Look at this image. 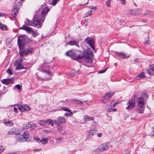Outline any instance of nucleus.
I'll use <instances>...</instances> for the list:
<instances>
[{
    "label": "nucleus",
    "mask_w": 154,
    "mask_h": 154,
    "mask_svg": "<svg viewBox=\"0 0 154 154\" xmlns=\"http://www.w3.org/2000/svg\"><path fill=\"white\" fill-rule=\"evenodd\" d=\"M112 109H113L112 108H110L108 109L107 110V111L108 112H110L111 111H112Z\"/></svg>",
    "instance_id": "bf43d9fd"
},
{
    "label": "nucleus",
    "mask_w": 154,
    "mask_h": 154,
    "mask_svg": "<svg viewBox=\"0 0 154 154\" xmlns=\"http://www.w3.org/2000/svg\"><path fill=\"white\" fill-rule=\"evenodd\" d=\"M29 132L27 131H25L23 132V139L26 141H28L30 140L31 137L29 134Z\"/></svg>",
    "instance_id": "9b49d317"
},
{
    "label": "nucleus",
    "mask_w": 154,
    "mask_h": 154,
    "mask_svg": "<svg viewBox=\"0 0 154 154\" xmlns=\"http://www.w3.org/2000/svg\"><path fill=\"white\" fill-rule=\"evenodd\" d=\"M98 132L97 129H91L88 132L86 137V140H88L91 138L94 135Z\"/></svg>",
    "instance_id": "0eeeda50"
},
{
    "label": "nucleus",
    "mask_w": 154,
    "mask_h": 154,
    "mask_svg": "<svg viewBox=\"0 0 154 154\" xmlns=\"http://www.w3.org/2000/svg\"><path fill=\"white\" fill-rule=\"evenodd\" d=\"M66 55L70 57H72L74 55V53L72 50L69 51L66 53Z\"/></svg>",
    "instance_id": "c756f323"
},
{
    "label": "nucleus",
    "mask_w": 154,
    "mask_h": 154,
    "mask_svg": "<svg viewBox=\"0 0 154 154\" xmlns=\"http://www.w3.org/2000/svg\"><path fill=\"white\" fill-rule=\"evenodd\" d=\"M138 102L139 107H142L144 104V98L143 97H140L138 98Z\"/></svg>",
    "instance_id": "ddd939ff"
},
{
    "label": "nucleus",
    "mask_w": 154,
    "mask_h": 154,
    "mask_svg": "<svg viewBox=\"0 0 154 154\" xmlns=\"http://www.w3.org/2000/svg\"><path fill=\"white\" fill-rule=\"evenodd\" d=\"M14 111H15V112L16 113L17 112H18V111H17V108L15 107H14Z\"/></svg>",
    "instance_id": "680f3d73"
},
{
    "label": "nucleus",
    "mask_w": 154,
    "mask_h": 154,
    "mask_svg": "<svg viewBox=\"0 0 154 154\" xmlns=\"http://www.w3.org/2000/svg\"><path fill=\"white\" fill-rule=\"evenodd\" d=\"M47 123H48L50 125H51L52 126H54V122L51 119H47L46 120Z\"/></svg>",
    "instance_id": "72a5a7b5"
},
{
    "label": "nucleus",
    "mask_w": 154,
    "mask_h": 154,
    "mask_svg": "<svg viewBox=\"0 0 154 154\" xmlns=\"http://www.w3.org/2000/svg\"><path fill=\"white\" fill-rule=\"evenodd\" d=\"M92 10H91L87 12V13L85 14V17H87L91 15Z\"/></svg>",
    "instance_id": "473e14b6"
},
{
    "label": "nucleus",
    "mask_w": 154,
    "mask_h": 154,
    "mask_svg": "<svg viewBox=\"0 0 154 154\" xmlns=\"http://www.w3.org/2000/svg\"><path fill=\"white\" fill-rule=\"evenodd\" d=\"M147 73L149 75H154V64L151 65L149 68L146 70Z\"/></svg>",
    "instance_id": "2eb2a0df"
},
{
    "label": "nucleus",
    "mask_w": 154,
    "mask_h": 154,
    "mask_svg": "<svg viewBox=\"0 0 154 154\" xmlns=\"http://www.w3.org/2000/svg\"><path fill=\"white\" fill-rule=\"evenodd\" d=\"M112 109H112V111L115 112V111H116V109L112 108Z\"/></svg>",
    "instance_id": "774afa93"
},
{
    "label": "nucleus",
    "mask_w": 154,
    "mask_h": 154,
    "mask_svg": "<svg viewBox=\"0 0 154 154\" xmlns=\"http://www.w3.org/2000/svg\"><path fill=\"white\" fill-rule=\"evenodd\" d=\"M18 108L21 112L24 111H28L30 109V107L26 105H20L18 106Z\"/></svg>",
    "instance_id": "1a4fd4ad"
},
{
    "label": "nucleus",
    "mask_w": 154,
    "mask_h": 154,
    "mask_svg": "<svg viewBox=\"0 0 154 154\" xmlns=\"http://www.w3.org/2000/svg\"><path fill=\"white\" fill-rule=\"evenodd\" d=\"M116 104V103H113V102H111L110 103V105L111 106L114 107H115Z\"/></svg>",
    "instance_id": "13d9d810"
},
{
    "label": "nucleus",
    "mask_w": 154,
    "mask_h": 154,
    "mask_svg": "<svg viewBox=\"0 0 154 154\" xmlns=\"http://www.w3.org/2000/svg\"><path fill=\"white\" fill-rule=\"evenodd\" d=\"M93 54L91 49L88 48L85 51L83 55V57L85 58L86 61L89 63L92 62V58Z\"/></svg>",
    "instance_id": "f03ea898"
},
{
    "label": "nucleus",
    "mask_w": 154,
    "mask_h": 154,
    "mask_svg": "<svg viewBox=\"0 0 154 154\" xmlns=\"http://www.w3.org/2000/svg\"><path fill=\"white\" fill-rule=\"evenodd\" d=\"M116 54L118 55L122 59H125L126 57V54L125 53L122 52H116Z\"/></svg>",
    "instance_id": "393cba45"
},
{
    "label": "nucleus",
    "mask_w": 154,
    "mask_h": 154,
    "mask_svg": "<svg viewBox=\"0 0 154 154\" xmlns=\"http://www.w3.org/2000/svg\"><path fill=\"white\" fill-rule=\"evenodd\" d=\"M8 91V89L6 88H4L3 90V91L2 92V94L3 95L5 94Z\"/></svg>",
    "instance_id": "a19ab883"
},
{
    "label": "nucleus",
    "mask_w": 154,
    "mask_h": 154,
    "mask_svg": "<svg viewBox=\"0 0 154 154\" xmlns=\"http://www.w3.org/2000/svg\"><path fill=\"white\" fill-rule=\"evenodd\" d=\"M46 66V64L45 63L43 65H42V67L40 68V69H47L48 68L47 67H46L45 66Z\"/></svg>",
    "instance_id": "09e8293b"
},
{
    "label": "nucleus",
    "mask_w": 154,
    "mask_h": 154,
    "mask_svg": "<svg viewBox=\"0 0 154 154\" xmlns=\"http://www.w3.org/2000/svg\"><path fill=\"white\" fill-rule=\"evenodd\" d=\"M23 48H20L19 54L20 56L23 57L24 55H26V50H23Z\"/></svg>",
    "instance_id": "b1692460"
},
{
    "label": "nucleus",
    "mask_w": 154,
    "mask_h": 154,
    "mask_svg": "<svg viewBox=\"0 0 154 154\" xmlns=\"http://www.w3.org/2000/svg\"><path fill=\"white\" fill-rule=\"evenodd\" d=\"M94 117H90L88 115H85L84 116L83 120L85 122H87L88 121L93 120Z\"/></svg>",
    "instance_id": "412c9836"
},
{
    "label": "nucleus",
    "mask_w": 154,
    "mask_h": 154,
    "mask_svg": "<svg viewBox=\"0 0 154 154\" xmlns=\"http://www.w3.org/2000/svg\"><path fill=\"white\" fill-rule=\"evenodd\" d=\"M111 146L109 142L104 143L100 145L99 147V149L100 151H104L108 149Z\"/></svg>",
    "instance_id": "39448f33"
},
{
    "label": "nucleus",
    "mask_w": 154,
    "mask_h": 154,
    "mask_svg": "<svg viewBox=\"0 0 154 154\" xmlns=\"http://www.w3.org/2000/svg\"><path fill=\"white\" fill-rule=\"evenodd\" d=\"M14 88H17L18 89H20L21 88V86L20 85L17 84L14 86Z\"/></svg>",
    "instance_id": "49530a36"
},
{
    "label": "nucleus",
    "mask_w": 154,
    "mask_h": 154,
    "mask_svg": "<svg viewBox=\"0 0 154 154\" xmlns=\"http://www.w3.org/2000/svg\"><path fill=\"white\" fill-rule=\"evenodd\" d=\"M41 150V149H34V151L37 152V151H40Z\"/></svg>",
    "instance_id": "052dcab7"
},
{
    "label": "nucleus",
    "mask_w": 154,
    "mask_h": 154,
    "mask_svg": "<svg viewBox=\"0 0 154 154\" xmlns=\"http://www.w3.org/2000/svg\"><path fill=\"white\" fill-rule=\"evenodd\" d=\"M69 113H65L64 114L66 116L69 117V116H72L73 115V113L71 111V112H69Z\"/></svg>",
    "instance_id": "58836bf2"
},
{
    "label": "nucleus",
    "mask_w": 154,
    "mask_h": 154,
    "mask_svg": "<svg viewBox=\"0 0 154 154\" xmlns=\"http://www.w3.org/2000/svg\"><path fill=\"white\" fill-rule=\"evenodd\" d=\"M74 100L77 103L79 104H82L84 102H82L81 101H80V100Z\"/></svg>",
    "instance_id": "de8ad7c7"
},
{
    "label": "nucleus",
    "mask_w": 154,
    "mask_h": 154,
    "mask_svg": "<svg viewBox=\"0 0 154 154\" xmlns=\"http://www.w3.org/2000/svg\"><path fill=\"white\" fill-rule=\"evenodd\" d=\"M136 14H140L142 13L141 11L140 10L137 9L135 11Z\"/></svg>",
    "instance_id": "37998d69"
},
{
    "label": "nucleus",
    "mask_w": 154,
    "mask_h": 154,
    "mask_svg": "<svg viewBox=\"0 0 154 154\" xmlns=\"http://www.w3.org/2000/svg\"><path fill=\"white\" fill-rule=\"evenodd\" d=\"M41 71L45 73L46 74L50 76H51L52 75V72H49L48 70L42 69Z\"/></svg>",
    "instance_id": "c85d7f7f"
},
{
    "label": "nucleus",
    "mask_w": 154,
    "mask_h": 154,
    "mask_svg": "<svg viewBox=\"0 0 154 154\" xmlns=\"http://www.w3.org/2000/svg\"><path fill=\"white\" fill-rule=\"evenodd\" d=\"M127 104L128 106L126 109H131L135 106L134 101L133 100H129Z\"/></svg>",
    "instance_id": "f8f14e48"
},
{
    "label": "nucleus",
    "mask_w": 154,
    "mask_h": 154,
    "mask_svg": "<svg viewBox=\"0 0 154 154\" xmlns=\"http://www.w3.org/2000/svg\"><path fill=\"white\" fill-rule=\"evenodd\" d=\"M1 82L3 84L8 85L12 84L13 81V79L12 78H11L8 79H2L1 80Z\"/></svg>",
    "instance_id": "9d476101"
},
{
    "label": "nucleus",
    "mask_w": 154,
    "mask_h": 154,
    "mask_svg": "<svg viewBox=\"0 0 154 154\" xmlns=\"http://www.w3.org/2000/svg\"><path fill=\"white\" fill-rule=\"evenodd\" d=\"M92 125L93 126L95 127L97 125V123L95 121H94L92 123Z\"/></svg>",
    "instance_id": "8fccbe9b"
},
{
    "label": "nucleus",
    "mask_w": 154,
    "mask_h": 154,
    "mask_svg": "<svg viewBox=\"0 0 154 154\" xmlns=\"http://www.w3.org/2000/svg\"><path fill=\"white\" fill-rule=\"evenodd\" d=\"M114 93L113 92H108L104 95L103 98L106 100H108L112 95H113Z\"/></svg>",
    "instance_id": "aec40b11"
},
{
    "label": "nucleus",
    "mask_w": 154,
    "mask_h": 154,
    "mask_svg": "<svg viewBox=\"0 0 154 154\" xmlns=\"http://www.w3.org/2000/svg\"><path fill=\"white\" fill-rule=\"evenodd\" d=\"M97 136L99 137H102L103 134L102 133H100L97 134Z\"/></svg>",
    "instance_id": "5fc2aeb1"
},
{
    "label": "nucleus",
    "mask_w": 154,
    "mask_h": 154,
    "mask_svg": "<svg viewBox=\"0 0 154 154\" xmlns=\"http://www.w3.org/2000/svg\"><path fill=\"white\" fill-rule=\"evenodd\" d=\"M85 41L94 50V41L92 38L88 37L85 40Z\"/></svg>",
    "instance_id": "423d86ee"
},
{
    "label": "nucleus",
    "mask_w": 154,
    "mask_h": 154,
    "mask_svg": "<svg viewBox=\"0 0 154 154\" xmlns=\"http://www.w3.org/2000/svg\"><path fill=\"white\" fill-rule=\"evenodd\" d=\"M19 7L14 6V8L12 11L11 15L14 18L16 17V14L18 12Z\"/></svg>",
    "instance_id": "6ab92c4d"
},
{
    "label": "nucleus",
    "mask_w": 154,
    "mask_h": 154,
    "mask_svg": "<svg viewBox=\"0 0 154 154\" xmlns=\"http://www.w3.org/2000/svg\"><path fill=\"white\" fill-rule=\"evenodd\" d=\"M20 29H23L26 31L27 32L32 34L34 37H36L39 35L37 30L34 31L29 26L23 25L20 28Z\"/></svg>",
    "instance_id": "7ed1b4c3"
},
{
    "label": "nucleus",
    "mask_w": 154,
    "mask_h": 154,
    "mask_svg": "<svg viewBox=\"0 0 154 154\" xmlns=\"http://www.w3.org/2000/svg\"><path fill=\"white\" fill-rule=\"evenodd\" d=\"M82 58V57L80 55H78L77 57V58H78V59H81V58Z\"/></svg>",
    "instance_id": "338daca9"
},
{
    "label": "nucleus",
    "mask_w": 154,
    "mask_h": 154,
    "mask_svg": "<svg viewBox=\"0 0 154 154\" xmlns=\"http://www.w3.org/2000/svg\"><path fill=\"white\" fill-rule=\"evenodd\" d=\"M15 4L16 5V6H18L19 7V6H20L21 5V1L19 0H16L15 2Z\"/></svg>",
    "instance_id": "f704fd0d"
},
{
    "label": "nucleus",
    "mask_w": 154,
    "mask_h": 154,
    "mask_svg": "<svg viewBox=\"0 0 154 154\" xmlns=\"http://www.w3.org/2000/svg\"><path fill=\"white\" fill-rule=\"evenodd\" d=\"M23 59L22 58H20L19 60L16 61L14 65L16 66V70H20L22 69H26V68H24L23 67V66L22 65V62Z\"/></svg>",
    "instance_id": "6e6552de"
},
{
    "label": "nucleus",
    "mask_w": 154,
    "mask_h": 154,
    "mask_svg": "<svg viewBox=\"0 0 154 154\" xmlns=\"http://www.w3.org/2000/svg\"><path fill=\"white\" fill-rule=\"evenodd\" d=\"M62 138L61 137L56 139V141L59 143H60L62 142Z\"/></svg>",
    "instance_id": "ea45409f"
},
{
    "label": "nucleus",
    "mask_w": 154,
    "mask_h": 154,
    "mask_svg": "<svg viewBox=\"0 0 154 154\" xmlns=\"http://www.w3.org/2000/svg\"><path fill=\"white\" fill-rule=\"evenodd\" d=\"M121 3L122 4L125 5L126 3V2L125 0H120Z\"/></svg>",
    "instance_id": "6e6d98bb"
},
{
    "label": "nucleus",
    "mask_w": 154,
    "mask_h": 154,
    "mask_svg": "<svg viewBox=\"0 0 154 154\" xmlns=\"http://www.w3.org/2000/svg\"><path fill=\"white\" fill-rule=\"evenodd\" d=\"M32 126L31 122L30 123H26L23 125L22 126V128L23 129H26L31 127H32Z\"/></svg>",
    "instance_id": "4be33fe9"
},
{
    "label": "nucleus",
    "mask_w": 154,
    "mask_h": 154,
    "mask_svg": "<svg viewBox=\"0 0 154 154\" xmlns=\"http://www.w3.org/2000/svg\"><path fill=\"white\" fill-rule=\"evenodd\" d=\"M54 122L55 124L57 125V129L58 131L59 132H61L63 128V126L61 124L57 123V122L56 121H54Z\"/></svg>",
    "instance_id": "f3484780"
},
{
    "label": "nucleus",
    "mask_w": 154,
    "mask_h": 154,
    "mask_svg": "<svg viewBox=\"0 0 154 154\" xmlns=\"http://www.w3.org/2000/svg\"><path fill=\"white\" fill-rule=\"evenodd\" d=\"M138 113L141 114L143 113V106L142 107H139L137 110Z\"/></svg>",
    "instance_id": "cd10ccee"
},
{
    "label": "nucleus",
    "mask_w": 154,
    "mask_h": 154,
    "mask_svg": "<svg viewBox=\"0 0 154 154\" xmlns=\"http://www.w3.org/2000/svg\"><path fill=\"white\" fill-rule=\"evenodd\" d=\"M49 8L46 7L44 8L42 11L41 12L39 10L37 11L35 13L34 16L32 20H30L27 18H26L24 22L25 25L30 26H34V25L40 26L41 27L42 26V23L45 20V16L47 14L49 11Z\"/></svg>",
    "instance_id": "f257e3e1"
},
{
    "label": "nucleus",
    "mask_w": 154,
    "mask_h": 154,
    "mask_svg": "<svg viewBox=\"0 0 154 154\" xmlns=\"http://www.w3.org/2000/svg\"><path fill=\"white\" fill-rule=\"evenodd\" d=\"M106 5L107 7H110V0H108L106 2Z\"/></svg>",
    "instance_id": "a18cd8bd"
},
{
    "label": "nucleus",
    "mask_w": 154,
    "mask_h": 154,
    "mask_svg": "<svg viewBox=\"0 0 154 154\" xmlns=\"http://www.w3.org/2000/svg\"><path fill=\"white\" fill-rule=\"evenodd\" d=\"M36 141L38 142H41L42 145H44L46 144L48 142V140L45 139H42L41 140L40 139L38 138L35 139Z\"/></svg>",
    "instance_id": "5701e85b"
},
{
    "label": "nucleus",
    "mask_w": 154,
    "mask_h": 154,
    "mask_svg": "<svg viewBox=\"0 0 154 154\" xmlns=\"http://www.w3.org/2000/svg\"><path fill=\"white\" fill-rule=\"evenodd\" d=\"M59 0H53L52 4L53 5L55 6Z\"/></svg>",
    "instance_id": "79ce46f5"
},
{
    "label": "nucleus",
    "mask_w": 154,
    "mask_h": 154,
    "mask_svg": "<svg viewBox=\"0 0 154 154\" xmlns=\"http://www.w3.org/2000/svg\"><path fill=\"white\" fill-rule=\"evenodd\" d=\"M16 140L18 142H21L23 139V135L20 133H15Z\"/></svg>",
    "instance_id": "dca6fc26"
},
{
    "label": "nucleus",
    "mask_w": 154,
    "mask_h": 154,
    "mask_svg": "<svg viewBox=\"0 0 154 154\" xmlns=\"http://www.w3.org/2000/svg\"><path fill=\"white\" fill-rule=\"evenodd\" d=\"M69 75L71 77H74L75 75V74L74 72H70Z\"/></svg>",
    "instance_id": "603ef678"
},
{
    "label": "nucleus",
    "mask_w": 154,
    "mask_h": 154,
    "mask_svg": "<svg viewBox=\"0 0 154 154\" xmlns=\"http://www.w3.org/2000/svg\"><path fill=\"white\" fill-rule=\"evenodd\" d=\"M107 68H106L104 70L100 71L99 72V73H104L105 72H106V71L107 70Z\"/></svg>",
    "instance_id": "864d4df0"
},
{
    "label": "nucleus",
    "mask_w": 154,
    "mask_h": 154,
    "mask_svg": "<svg viewBox=\"0 0 154 154\" xmlns=\"http://www.w3.org/2000/svg\"><path fill=\"white\" fill-rule=\"evenodd\" d=\"M5 14L0 12V16H4Z\"/></svg>",
    "instance_id": "69168bd1"
},
{
    "label": "nucleus",
    "mask_w": 154,
    "mask_h": 154,
    "mask_svg": "<svg viewBox=\"0 0 154 154\" xmlns=\"http://www.w3.org/2000/svg\"><path fill=\"white\" fill-rule=\"evenodd\" d=\"M61 109L67 112H71V110L69 109L66 107H62L61 108Z\"/></svg>",
    "instance_id": "2f4dec72"
},
{
    "label": "nucleus",
    "mask_w": 154,
    "mask_h": 154,
    "mask_svg": "<svg viewBox=\"0 0 154 154\" xmlns=\"http://www.w3.org/2000/svg\"><path fill=\"white\" fill-rule=\"evenodd\" d=\"M66 44L71 46L75 45L77 47H79V42L75 40L69 41L66 43Z\"/></svg>",
    "instance_id": "4468645a"
},
{
    "label": "nucleus",
    "mask_w": 154,
    "mask_h": 154,
    "mask_svg": "<svg viewBox=\"0 0 154 154\" xmlns=\"http://www.w3.org/2000/svg\"><path fill=\"white\" fill-rule=\"evenodd\" d=\"M57 122V123L60 124V123H65L66 122V119L63 116H59L57 118V120H55Z\"/></svg>",
    "instance_id": "a211bd4d"
},
{
    "label": "nucleus",
    "mask_w": 154,
    "mask_h": 154,
    "mask_svg": "<svg viewBox=\"0 0 154 154\" xmlns=\"http://www.w3.org/2000/svg\"><path fill=\"white\" fill-rule=\"evenodd\" d=\"M4 150L3 147L1 146H0V153L3 152Z\"/></svg>",
    "instance_id": "3c124183"
},
{
    "label": "nucleus",
    "mask_w": 154,
    "mask_h": 154,
    "mask_svg": "<svg viewBox=\"0 0 154 154\" xmlns=\"http://www.w3.org/2000/svg\"><path fill=\"white\" fill-rule=\"evenodd\" d=\"M7 26L1 23H0V29L2 30H6L7 29Z\"/></svg>",
    "instance_id": "c9c22d12"
},
{
    "label": "nucleus",
    "mask_w": 154,
    "mask_h": 154,
    "mask_svg": "<svg viewBox=\"0 0 154 154\" xmlns=\"http://www.w3.org/2000/svg\"><path fill=\"white\" fill-rule=\"evenodd\" d=\"M32 125L33 126H34V127H36L37 126V125L36 124H32Z\"/></svg>",
    "instance_id": "0e129e2a"
},
{
    "label": "nucleus",
    "mask_w": 154,
    "mask_h": 154,
    "mask_svg": "<svg viewBox=\"0 0 154 154\" xmlns=\"http://www.w3.org/2000/svg\"><path fill=\"white\" fill-rule=\"evenodd\" d=\"M145 77V76L144 75V74L143 73L141 72L138 75V76L137 77H139L140 78V79H141Z\"/></svg>",
    "instance_id": "4c0bfd02"
},
{
    "label": "nucleus",
    "mask_w": 154,
    "mask_h": 154,
    "mask_svg": "<svg viewBox=\"0 0 154 154\" xmlns=\"http://www.w3.org/2000/svg\"><path fill=\"white\" fill-rule=\"evenodd\" d=\"M144 43L145 45H148L149 44V41H147L146 42H144Z\"/></svg>",
    "instance_id": "e2e57ef3"
},
{
    "label": "nucleus",
    "mask_w": 154,
    "mask_h": 154,
    "mask_svg": "<svg viewBox=\"0 0 154 154\" xmlns=\"http://www.w3.org/2000/svg\"><path fill=\"white\" fill-rule=\"evenodd\" d=\"M26 41L24 35H20L18 37V44L20 48H23Z\"/></svg>",
    "instance_id": "20e7f679"
},
{
    "label": "nucleus",
    "mask_w": 154,
    "mask_h": 154,
    "mask_svg": "<svg viewBox=\"0 0 154 154\" xmlns=\"http://www.w3.org/2000/svg\"><path fill=\"white\" fill-rule=\"evenodd\" d=\"M6 72L8 74L10 75H11L13 74L12 70L10 68H9L7 70Z\"/></svg>",
    "instance_id": "e433bc0d"
},
{
    "label": "nucleus",
    "mask_w": 154,
    "mask_h": 154,
    "mask_svg": "<svg viewBox=\"0 0 154 154\" xmlns=\"http://www.w3.org/2000/svg\"><path fill=\"white\" fill-rule=\"evenodd\" d=\"M15 133H16V132L15 131H10L8 132V135H11V134H15Z\"/></svg>",
    "instance_id": "c03bdc74"
},
{
    "label": "nucleus",
    "mask_w": 154,
    "mask_h": 154,
    "mask_svg": "<svg viewBox=\"0 0 154 154\" xmlns=\"http://www.w3.org/2000/svg\"><path fill=\"white\" fill-rule=\"evenodd\" d=\"M3 123L6 126L8 127L12 126L14 125L13 123L11 121H8L7 122H3Z\"/></svg>",
    "instance_id": "a878e982"
},
{
    "label": "nucleus",
    "mask_w": 154,
    "mask_h": 154,
    "mask_svg": "<svg viewBox=\"0 0 154 154\" xmlns=\"http://www.w3.org/2000/svg\"><path fill=\"white\" fill-rule=\"evenodd\" d=\"M89 8L92 9L96 10V7H93V6H91L89 7Z\"/></svg>",
    "instance_id": "4d7b16f0"
},
{
    "label": "nucleus",
    "mask_w": 154,
    "mask_h": 154,
    "mask_svg": "<svg viewBox=\"0 0 154 154\" xmlns=\"http://www.w3.org/2000/svg\"><path fill=\"white\" fill-rule=\"evenodd\" d=\"M38 124L43 126H46V125L47 122L46 121H45L43 120H40L38 122Z\"/></svg>",
    "instance_id": "7c9ffc66"
},
{
    "label": "nucleus",
    "mask_w": 154,
    "mask_h": 154,
    "mask_svg": "<svg viewBox=\"0 0 154 154\" xmlns=\"http://www.w3.org/2000/svg\"><path fill=\"white\" fill-rule=\"evenodd\" d=\"M26 55H27L30 53H32V52L33 49L31 48H28L26 49Z\"/></svg>",
    "instance_id": "bb28decb"
}]
</instances>
